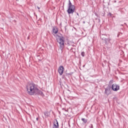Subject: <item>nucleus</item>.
<instances>
[{
	"label": "nucleus",
	"instance_id": "nucleus-1",
	"mask_svg": "<svg viewBox=\"0 0 128 128\" xmlns=\"http://www.w3.org/2000/svg\"><path fill=\"white\" fill-rule=\"evenodd\" d=\"M26 90L28 94L34 96L36 94H42V92L36 86L35 84L29 82L27 84Z\"/></svg>",
	"mask_w": 128,
	"mask_h": 128
},
{
	"label": "nucleus",
	"instance_id": "nucleus-2",
	"mask_svg": "<svg viewBox=\"0 0 128 128\" xmlns=\"http://www.w3.org/2000/svg\"><path fill=\"white\" fill-rule=\"evenodd\" d=\"M57 42L59 44L60 50H63L64 48V39L62 36H58L56 39Z\"/></svg>",
	"mask_w": 128,
	"mask_h": 128
},
{
	"label": "nucleus",
	"instance_id": "nucleus-3",
	"mask_svg": "<svg viewBox=\"0 0 128 128\" xmlns=\"http://www.w3.org/2000/svg\"><path fill=\"white\" fill-rule=\"evenodd\" d=\"M75 8L76 7L74 5H72V2H70V0H69L68 8L67 10V12L68 14H74V12Z\"/></svg>",
	"mask_w": 128,
	"mask_h": 128
},
{
	"label": "nucleus",
	"instance_id": "nucleus-4",
	"mask_svg": "<svg viewBox=\"0 0 128 128\" xmlns=\"http://www.w3.org/2000/svg\"><path fill=\"white\" fill-rule=\"evenodd\" d=\"M112 90L114 92H118V90H120V86L116 84H114L112 85Z\"/></svg>",
	"mask_w": 128,
	"mask_h": 128
},
{
	"label": "nucleus",
	"instance_id": "nucleus-5",
	"mask_svg": "<svg viewBox=\"0 0 128 128\" xmlns=\"http://www.w3.org/2000/svg\"><path fill=\"white\" fill-rule=\"evenodd\" d=\"M64 66H59L58 72L60 76H62V74H64Z\"/></svg>",
	"mask_w": 128,
	"mask_h": 128
},
{
	"label": "nucleus",
	"instance_id": "nucleus-6",
	"mask_svg": "<svg viewBox=\"0 0 128 128\" xmlns=\"http://www.w3.org/2000/svg\"><path fill=\"white\" fill-rule=\"evenodd\" d=\"M104 93L106 94V96H108L109 94H111L110 87L108 86L105 89Z\"/></svg>",
	"mask_w": 128,
	"mask_h": 128
},
{
	"label": "nucleus",
	"instance_id": "nucleus-7",
	"mask_svg": "<svg viewBox=\"0 0 128 128\" xmlns=\"http://www.w3.org/2000/svg\"><path fill=\"white\" fill-rule=\"evenodd\" d=\"M52 32L53 34H56L58 32V28L54 27L52 28Z\"/></svg>",
	"mask_w": 128,
	"mask_h": 128
},
{
	"label": "nucleus",
	"instance_id": "nucleus-8",
	"mask_svg": "<svg viewBox=\"0 0 128 128\" xmlns=\"http://www.w3.org/2000/svg\"><path fill=\"white\" fill-rule=\"evenodd\" d=\"M58 128V120H56L54 122L53 128Z\"/></svg>",
	"mask_w": 128,
	"mask_h": 128
},
{
	"label": "nucleus",
	"instance_id": "nucleus-9",
	"mask_svg": "<svg viewBox=\"0 0 128 128\" xmlns=\"http://www.w3.org/2000/svg\"><path fill=\"white\" fill-rule=\"evenodd\" d=\"M82 122H84V124H86L88 122V120H86V118H82Z\"/></svg>",
	"mask_w": 128,
	"mask_h": 128
},
{
	"label": "nucleus",
	"instance_id": "nucleus-10",
	"mask_svg": "<svg viewBox=\"0 0 128 128\" xmlns=\"http://www.w3.org/2000/svg\"><path fill=\"white\" fill-rule=\"evenodd\" d=\"M44 114L46 118H48V112H44Z\"/></svg>",
	"mask_w": 128,
	"mask_h": 128
},
{
	"label": "nucleus",
	"instance_id": "nucleus-11",
	"mask_svg": "<svg viewBox=\"0 0 128 128\" xmlns=\"http://www.w3.org/2000/svg\"><path fill=\"white\" fill-rule=\"evenodd\" d=\"M81 55L82 56H84V52H82Z\"/></svg>",
	"mask_w": 128,
	"mask_h": 128
},
{
	"label": "nucleus",
	"instance_id": "nucleus-12",
	"mask_svg": "<svg viewBox=\"0 0 128 128\" xmlns=\"http://www.w3.org/2000/svg\"><path fill=\"white\" fill-rule=\"evenodd\" d=\"M112 82H113L112 80H110L109 84H112Z\"/></svg>",
	"mask_w": 128,
	"mask_h": 128
},
{
	"label": "nucleus",
	"instance_id": "nucleus-13",
	"mask_svg": "<svg viewBox=\"0 0 128 128\" xmlns=\"http://www.w3.org/2000/svg\"><path fill=\"white\" fill-rule=\"evenodd\" d=\"M108 16H112V13L110 12V13L108 14Z\"/></svg>",
	"mask_w": 128,
	"mask_h": 128
},
{
	"label": "nucleus",
	"instance_id": "nucleus-14",
	"mask_svg": "<svg viewBox=\"0 0 128 128\" xmlns=\"http://www.w3.org/2000/svg\"><path fill=\"white\" fill-rule=\"evenodd\" d=\"M36 120H38V118H36Z\"/></svg>",
	"mask_w": 128,
	"mask_h": 128
},
{
	"label": "nucleus",
	"instance_id": "nucleus-15",
	"mask_svg": "<svg viewBox=\"0 0 128 128\" xmlns=\"http://www.w3.org/2000/svg\"><path fill=\"white\" fill-rule=\"evenodd\" d=\"M37 8H38V10H40V7L37 6Z\"/></svg>",
	"mask_w": 128,
	"mask_h": 128
},
{
	"label": "nucleus",
	"instance_id": "nucleus-16",
	"mask_svg": "<svg viewBox=\"0 0 128 128\" xmlns=\"http://www.w3.org/2000/svg\"><path fill=\"white\" fill-rule=\"evenodd\" d=\"M83 24H86V22L84 21Z\"/></svg>",
	"mask_w": 128,
	"mask_h": 128
},
{
	"label": "nucleus",
	"instance_id": "nucleus-17",
	"mask_svg": "<svg viewBox=\"0 0 128 128\" xmlns=\"http://www.w3.org/2000/svg\"><path fill=\"white\" fill-rule=\"evenodd\" d=\"M120 26H122L123 25H122V24H121Z\"/></svg>",
	"mask_w": 128,
	"mask_h": 128
}]
</instances>
